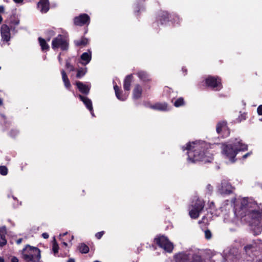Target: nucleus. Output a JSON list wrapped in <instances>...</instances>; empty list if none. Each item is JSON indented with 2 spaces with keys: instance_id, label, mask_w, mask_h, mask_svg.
<instances>
[{
  "instance_id": "1",
  "label": "nucleus",
  "mask_w": 262,
  "mask_h": 262,
  "mask_svg": "<svg viewBox=\"0 0 262 262\" xmlns=\"http://www.w3.org/2000/svg\"><path fill=\"white\" fill-rule=\"evenodd\" d=\"M240 203L241 207L239 208L234 206L235 213L241 217L247 216L248 218L251 219V224H256L259 222L262 214V205H258L254 201L251 199L243 198L241 200H232V203Z\"/></svg>"
},
{
  "instance_id": "2",
  "label": "nucleus",
  "mask_w": 262,
  "mask_h": 262,
  "mask_svg": "<svg viewBox=\"0 0 262 262\" xmlns=\"http://www.w3.org/2000/svg\"><path fill=\"white\" fill-rule=\"evenodd\" d=\"M208 145L204 142H193L187 144L185 149L188 150V161L190 163H194L197 161H203L205 163L209 162L212 159L211 156L207 155L209 154L205 149Z\"/></svg>"
},
{
  "instance_id": "3",
  "label": "nucleus",
  "mask_w": 262,
  "mask_h": 262,
  "mask_svg": "<svg viewBox=\"0 0 262 262\" xmlns=\"http://www.w3.org/2000/svg\"><path fill=\"white\" fill-rule=\"evenodd\" d=\"M247 149V145L243 143L242 140L238 139H235L233 141L222 146L223 154L231 162L235 161V158L238 151H245Z\"/></svg>"
},
{
  "instance_id": "4",
  "label": "nucleus",
  "mask_w": 262,
  "mask_h": 262,
  "mask_svg": "<svg viewBox=\"0 0 262 262\" xmlns=\"http://www.w3.org/2000/svg\"><path fill=\"white\" fill-rule=\"evenodd\" d=\"M22 257L27 262H38L40 259V251L37 248L27 245L23 250Z\"/></svg>"
},
{
  "instance_id": "5",
  "label": "nucleus",
  "mask_w": 262,
  "mask_h": 262,
  "mask_svg": "<svg viewBox=\"0 0 262 262\" xmlns=\"http://www.w3.org/2000/svg\"><path fill=\"white\" fill-rule=\"evenodd\" d=\"M156 243L161 248L163 249L167 252H171L173 249V244L168 240V239L163 236H159L155 238Z\"/></svg>"
},
{
  "instance_id": "6",
  "label": "nucleus",
  "mask_w": 262,
  "mask_h": 262,
  "mask_svg": "<svg viewBox=\"0 0 262 262\" xmlns=\"http://www.w3.org/2000/svg\"><path fill=\"white\" fill-rule=\"evenodd\" d=\"M52 48L54 50L58 48L61 49L62 50H66L68 48V43L63 36L59 35L53 39Z\"/></svg>"
},
{
  "instance_id": "7",
  "label": "nucleus",
  "mask_w": 262,
  "mask_h": 262,
  "mask_svg": "<svg viewBox=\"0 0 262 262\" xmlns=\"http://www.w3.org/2000/svg\"><path fill=\"white\" fill-rule=\"evenodd\" d=\"M204 207V203L201 201L198 200L189 209V215L190 217L192 219L198 218Z\"/></svg>"
},
{
  "instance_id": "8",
  "label": "nucleus",
  "mask_w": 262,
  "mask_h": 262,
  "mask_svg": "<svg viewBox=\"0 0 262 262\" xmlns=\"http://www.w3.org/2000/svg\"><path fill=\"white\" fill-rule=\"evenodd\" d=\"M234 188L226 180L222 181L218 187V190L221 194H230L233 191Z\"/></svg>"
},
{
  "instance_id": "9",
  "label": "nucleus",
  "mask_w": 262,
  "mask_h": 262,
  "mask_svg": "<svg viewBox=\"0 0 262 262\" xmlns=\"http://www.w3.org/2000/svg\"><path fill=\"white\" fill-rule=\"evenodd\" d=\"M206 84L216 90H219L222 88L221 80L218 78L209 76L206 79Z\"/></svg>"
},
{
  "instance_id": "10",
  "label": "nucleus",
  "mask_w": 262,
  "mask_h": 262,
  "mask_svg": "<svg viewBox=\"0 0 262 262\" xmlns=\"http://www.w3.org/2000/svg\"><path fill=\"white\" fill-rule=\"evenodd\" d=\"M1 34L2 41L3 42L8 43L10 39L11 35L9 27L5 24H3L1 28Z\"/></svg>"
},
{
  "instance_id": "11",
  "label": "nucleus",
  "mask_w": 262,
  "mask_h": 262,
  "mask_svg": "<svg viewBox=\"0 0 262 262\" xmlns=\"http://www.w3.org/2000/svg\"><path fill=\"white\" fill-rule=\"evenodd\" d=\"M175 262H190L191 256L185 252H180L174 256Z\"/></svg>"
},
{
  "instance_id": "12",
  "label": "nucleus",
  "mask_w": 262,
  "mask_h": 262,
  "mask_svg": "<svg viewBox=\"0 0 262 262\" xmlns=\"http://www.w3.org/2000/svg\"><path fill=\"white\" fill-rule=\"evenodd\" d=\"M90 21V17L86 14H82L74 18V24L77 26H83Z\"/></svg>"
},
{
  "instance_id": "13",
  "label": "nucleus",
  "mask_w": 262,
  "mask_h": 262,
  "mask_svg": "<svg viewBox=\"0 0 262 262\" xmlns=\"http://www.w3.org/2000/svg\"><path fill=\"white\" fill-rule=\"evenodd\" d=\"M38 8L41 13H46L49 10L48 0H40L37 4Z\"/></svg>"
},
{
  "instance_id": "14",
  "label": "nucleus",
  "mask_w": 262,
  "mask_h": 262,
  "mask_svg": "<svg viewBox=\"0 0 262 262\" xmlns=\"http://www.w3.org/2000/svg\"><path fill=\"white\" fill-rule=\"evenodd\" d=\"M78 97L83 102V103L85 104L88 109L91 112L92 115L94 116V115L93 113L92 103L91 100L88 97L83 96L81 95H79L78 96Z\"/></svg>"
},
{
  "instance_id": "15",
  "label": "nucleus",
  "mask_w": 262,
  "mask_h": 262,
  "mask_svg": "<svg viewBox=\"0 0 262 262\" xmlns=\"http://www.w3.org/2000/svg\"><path fill=\"white\" fill-rule=\"evenodd\" d=\"M76 85L81 93L86 95L89 93L91 88L90 85H86L80 81H77Z\"/></svg>"
},
{
  "instance_id": "16",
  "label": "nucleus",
  "mask_w": 262,
  "mask_h": 262,
  "mask_svg": "<svg viewBox=\"0 0 262 262\" xmlns=\"http://www.w3.org/2000/svg\"><path fill=\"white\" fill-rule=\"evenodd\" d=\"M114 89L115 92V95L119 100L121 101H124L127 99L128 96V92L122 94L119 91V87L117 85H114Z\"/></svg>"
},
{
  "instance_id": "17",
  "label": "nucleus",
  "mask_w": 262,
  "mask_h": 262,
  "mask_svg": "<svg viewBox=\"0 0 262 262\" xmlns=\"http://www.w3.org/2000/svg\"><path fill=\"white\" fill-rule=\"evenodd\" d=\"M92 54L91 52H84L81 55V63L83 65H86L90 62L91 60Z\"/></svg>"
},
{
  "instance_id": "18",
  "label": "nucleus",
  "mask_w": 262,
  "mask_h": 262,
  "mask_svg": "<svg viewBox=\"0 0 262 262\" xmlns=\"http://www.w3.org/2000/svg\"><path fill=\"white\" fill-rule=\"evenodd\" d=\"M133 75H127L124 80L123 88L124 90L129 91L130 90V86L133 80Z\"/></svg>"
},
{
  "instance_id": "19",
  "label": "nucleus",
  "mask_w": 262,
  "mask_h": 262,
  "mask_svg": "<svg viewBox=\"0 0 262 262\" xmlns=\"http://www.w3.org/2000/svg\"><path fill=\"white\" fill-rule=\"evenodd\" d=\"M142 88L139 84H136L133 90V98L138 99L141 96Z\"/></svg>"
},
{
  "instance_id": "20",
  "label": "nucleus",
  "mask_w": 262,
  "mask_h": 262,
  "mask_svg": "<svg viewBox=\"0 0 262 262\" xmlns=\"http://www.w3.org/2000/svg\"><path fill=\"white\" fill-rule=\"evenodd\" d=\"M6 234V229L5 227L0 228V246H3L7 243L5 238V234Z\"/></svg>"
},
{
  "instance_id": "21",
  "label": "nucleus",
  "mask_w": 262,
  "mask_h": 262,
  "mask_svg": "<svg viewBox=\"0 0 262 262\" xmlns=\"http://www.w3.org/2000/svg\"><path fill=\"white\" fill-rule=\"evenodd\" d=\"M61 73L62 75V79L65 87L68 89H70L71 87V85L66 72L64 70H62L61 71Z\"/></svg>"
},
{
  "instance_id": "22",
  "label": "nucleus",
  "mask_w": 262,
  "mask_h": 262,
  "mask_svg": "<svg viewBox=\"0 0 262 262\" xmlns=\"http://www.w3.org/2000/svg\"><path fill=\"white\" fill-rule=\"evenodd\" d=\"M61 73L62 75V79L65 87L68 89H70L71 87V85L66 72L64 70H62L61 71Z\"/></svg>"
},
{
  "instance_id": "23",
  "label": "nucleus",
  "mask_w": 262,
  "mask_h": 262,
  "mask_svg": "<svg viewBox=\"0 0 262 262\" xmlns=\"http://www.w3.org/2000/svg\"><path fill=\"white\" fill-rule=\"evenodd\" d=\"M257 248V244L255 242H252L245 246L244 249L246 253H249L254 251Z\"/></svg>"
},
{
  "instance_id": "24",
  "label": "nucleus",
  "mask_w": 262,
  "mask_h": 262,
  "mask_svg": "<svg viewBox=\"0 0 262 262\" xmlns=\"http://www.w3.org/2000/svg\"><path fill=\"white\" fill-rule=\"evenodd\" d=\"M191 262H206L205 259L203 258L198 253H194L191 256Z\"/></svg>"
},
{
  "instance_id": "25",
  "label": "nucleus",
  "mask_w": 262,
  "mask_h": 262,
  "mask_svg": "<svg viewBox=\"0 0 262 262\" xmlns=\"http://www.w3.org/2000/svg\"><path fill=\"white\" fill-rule=\"evenodd\" d=\"M38 40L40 46H41V50L42 51H48L49 49V46L46 42V41L41 37H39Z\"/></svg>"
},
{
  "instance_id": "26",
  "label": "nucleus",
  "mask_w": 262,
  "mask_h": 262,
  "mask_svg": "<svg viewBox=\"0 0 262 262\" xmlns=\"http://www.w3.org/2000/svg\"><path fill=\"white\" fill-rule=\"evenodd\" d=\"M152 108L160 111H165L167 110V104L165 103H157L152 106Z\"/></svg>"
},
{
  "instance_id": "27",
  "label": "nucleus",
  "mask_w": 262,
  "mask_h": 262,
  "mask_svg": "<svg viewBox=\"0 0 262 262\" xmlns=\"http://www.w3.org/2000/svg\"><path fill=\"white\" fill-rule=\"evenodd\" d=\"M137 75L139 78L143 81H145L149 80V75L145 72H139L137 73Z\"/></svg>"
},
{
  "instance_id": "28",
  "label": "nucleus",
  "mask_w": 262,
  "mask_h": 262,
  "mask_svg": "<svg viewBox=\"0 0 262 262\" xmlns=\"http://www.w3.org/2000/svg\"><path fill=\"white\" fill-rule=\"evenodd\" d=\"M226 128V123L225 122H219L216 126V131L218 133H220L221 131L225 130Z\"/></svg>"
},
{
  "instance_id": "29",
  "label": "nucleus",
  "mask_w": 262,
  "mask_h": 262,
  "mask_svg": "<svg viewBox=\"0 0 262 262\" xmlns=\"http://www.w3.org/2000/svg\"><path fill=\"white\" fill-rule=\"evenodd\" d=\"M88 39L85 38H82L80 39L76 40L74 41V43L77 46H85L88 43Z\"/></svg>"
},
{
  "instance_id": "30",
  "label": "nucleus",
  "mask_w": 262,
  "mask_h": 262,
  "mask_svg": "<svg viewBox=\"0 0 262 262\" xmlns=\"http://www.w3.org/2000/svg\"><path fill=\"white\" fill-rule=\"evenodd\" d=\"M78 249L79 251L82 253H87L89 251V247L84 244L79 245Z\"/></svg>"
},
{
  "instance_id": "31",
  "label": "nucleus",
  "mask_w": 262,
  "mask_h": 262,
  "mask_svg": "<svg viewBox=\"0 0 262 262\" xmlns=\"http://www.w3.org/2000/svg\"><path fill=\"white\" fill-rule=\"evenodd\" d=\"M87 72V68H79L77 70V73L76 75V77L78 78H80L83 77Z\"/></svg>"
},
{
  "instance_id": "32",
  "label": "nucleus",
  "mask_w": 262,
  "mask_h": 262,
  "mask_svg": "<svg viewBox=\"0 0 262 262\" xmlns=\"http://www.w3.org/2000/svg\"><path fill=\"white\" fill-rule=\"evenodd\" d=\"M184 103V99L182 98H180L175 101L174 105L176 107H179L183 105Z\"/></svg>"
},
{
  "instance_id": "33",
  "label": "nucleus",
  "mask_w": 262,
  "mask_h": 262,
  "mask_svg": "<svg viewBox=\"0 0 262 262\" xmlns=\"http://www.w3.org/2000/svg\"><path fill=\"white\" fill-rule=\"evenodd\" d=\"M8 173V169L5 166H0V173L3 176H6Z\"/></svg>"
},
{
  "instance_id": "34",
  "label": "nucleus",
  "mask_w": 262,
  "mask_h": 262,
  "mask_svg": "<svg viewBox=\"0 0 262 262\" xmlns=\"http://www.w3.org/2000/svg\"><path fill=\"white\" fill-rule=\"evenodd\" d=\"M58 245L55 241H54L53 243L52 246V250L53 251L54 254H56L58 251Z\"/></svg>"
},
{
  "instance_id": "35",
  "label": "nucleus",
  "mask_w": 262,
  "mask_h": 262,
  "mask_svg": "<svg viewBox=\"0 0 262 262\" xmlns=\"http://www.w3.org/2000/svg\"><path fill=\"white\" fill-rule=\"evenodd\" d=\"M246 114L245 113H243V114H241L239 116H238V118L237 119H236V120L235 121V122H237V123H238V122H241L242 121L244 120H245L246 119Z\"/></svg>"
},
{
  "instance_id": "36",
  "label": "nucleus",
  "mask_w": 262,
  "mask_h": 262,
  "mask_svg": "<svg viewBox=\"0 0 262 262\" xmlns=\"http://www.w3.org/2000/svg\"><path fill=\"white\" fill-rule=\"evenodd\" d=\"M66 67L69 71H73L75 70L74 67L68 61H66Z\"/></svg>"
},
{
  "instance_id": "37",
  "label": "nucleus",
  "mask_w": 262,
  "mask_h": 262,
  "mask_svg": "<svg viewBox=\"0 0 262 262\" xmlns=\"http://www.w3.org/2000/svg\"><path fill=\"white\" fill-rule=\"evenodd\" d=\"M205 236L207 239H209L211 238L212 234L210 230H207L205 231Z\"/></svg>"
},
{
  "instance_id": "38",
  "label": "nucleus",
  "mask_w": 262,
  "mask_h": 262,
  "mask_svg": "<svg viewBox=\"0 0 262 262\" xmlns=\"http://www.w3.org/2000/svg\"><path fill=\"white\" fill-rule=\"evenodd\" d=\"M104 234V231H101L95 234V236L98 239H100Z\"/></svg>"
},
{
  "instance_id": "39",
  "label": "nucleus",
  "mask_w": 262,
  "mask_h": 262,
  "mask_svg": "<svg viewBox=\"0 0 262 262\" xmlns=\"http://www.w3.org/2000/svg\"><path fill=\"white\" fill-rule=\"evenodd\" d=\"M257 111L259 115H262V105L258 107Z\"/></svg>"
},
{
  "instance_id": "40",
  "label": "nucleus",
  "mask_w": 262,
  "mask_h": 262,
  "mask_svg": "<svg viewBox=\"0 0 262 262\" xmlns=\"http://www.w3.org/2000/svg\"><path fill=\"white\" fill-rule=\"evenodd\" d=\"M42 237H43L44 238H45V239H47V238H49V235L48 233H47L45 232V233H43L42 234Z\"/></svg>"
},
{
  "instance_id": "41",
  "label": "nucleus",
  "mask_w": 262,
  "mask_h": 262,
  "mask_svg": "<svg viewBox=\"0 0 262 262\" xmlns=\"http://www.w3.org/2000/svg\"><path fill=\"white\" fill-rule=\"evenodd\" d=\"M11 262H18V260L16 257H13Z\"/></svg>"
},
{
  "instance_id": "42",
  "label": "nucleus",
  "mask_w": 262,
  "mask_h": 262,
  "mask_svg": "<svg viewBox=\"0 0 262 262\" xmlns=\"http://www.w3.org/2000/svg\"><path fill=\"white\" fill-rule=\"evenodd\" d=\"M251 154V152H248V153H247L246 154L244 155L243 156V159H246L248 156H249Z\"/></svg>"
},
{
  "instance_id": "43",
  "label": "nucleus",
  "mask_w": 262,
  "mask_h": 262,
  "mask_svg": "<svg viewBox=\"0 0 262 262\" xmlns=\"http://www.w3.org/2000/svg\"><path fill=\"white\" fill-rule=\"evenodd\" d=\"M67 232L64 233H63L62 234H60V235H59V236H60V239L61 241H63L64 239H63L62 238V236H64V235H67Z\"/></svg>"
},
{
  "instance_id": "44",
  "label": "nucleus",
  "mask_w": 262,
  "mask_h": 262,
  "mask_svg": "<svg viewBox=\"0 0 262 262\" xmlns=\"http://www.w3.org/2000/svg\"><path fill=\"white\" fill-rule=\"evenodd\" d=\"M4 11V7L3 6H0V13Z\"/></svg>"
},
{
  "instance_id": "45",
  "label": "nucleus",
  "mask_w": 262,
  "mask_h": 262,
  "mask_svg": "<svg viewBox=\"0 0 262 262\" xmlns=\"http://www.w3.org/2000/svg\"><path fill=\"white\" fill-rule=\"evenodd\" d=\"M22 238H19L16 241V243L17 244H20L21 243Z\"/></svg>"
},
{
  "instance_id": "46",
  "label": "nucleus",
  "mask_w": 262,
  "mask_h": 262,
  "mask_svg": "<svg viewBox=\"0 0 262 262\" xmlns=\"http://www.w3.org/2000/svg\"><path fill=\"white\" fill-rule=\"evenodd\" d=\"M67 262H75V260L73 258H70Z\"/></svg>"
},
{
  "instance_id": "47",
  "label": "nucleus",
  "mask_w": 262,
  "mask_h": 262,
  "mask_svg": "<svg viewBox=\"0 0 262 262\" xmlns=\"http://www.w3.org/2000/svg\"><path fill=\"white\" fill-rule=\"evenodd\" d=\"M16 3H19L23 2V0H13Z\"/></svg>"
},
{
  "instance_id": "48",
  "label": "nucleus",
  "mask_w": 262,
  "mask_h": 262,
  "mask_svg": "<svg viewBox=\"0 0 262 262\" xmlns=\"http://www.w3.org/2000/svg\"><path fill=\"white\" fill-rule=\"evenodd\" d=\"M58 60H59V61L60 63H61V57H60V54L58 56Z\"/></svg>"
},
{
  "instance_id": "49",
  "label": "nucleus",
  "mask_w": 262,
  "mask_h": 262,
  "mask_svg": "<svg viewBox=\"0 0 262 262\" xmlns=\"http://www.w3.org/2000/svg\"><path fill=\"white\" fill-rule=\"evenodd\" d=\"M0 262H4V259L3 257H0Z\"/></svg>"
},
{
  "instance_id": "50",
  "label": "nucleus",
  "mask_w": 262,
  "mask_h": 262,
  "mask_svg": "<svg viewBox=\"0 0 262 262\" xmlns=\"http://www.w3.org/2000/svg\"><path fill=\"white\" fill-rule=\"evenodd\" d=\"M3 104V100L0 98V105H2Z\"/></svg>"
},
{
  "instance_id": "51",
  "label": "nucleus",
  "mask_w": 262,
  "mask_h": 262,
  "mask_svg": "<svg viewBox=\"0 0 262 262\" xmlns=\"http://www.w3.org/2000/svg\"><path fill=\"white\" fill-rule=\"evenodd\" d=\"M62 244H63L64 246H67V245H67V243L66 242H64V241L62 242Z\"/></svg>"
},
{
  "instance_id": "52",
  "label": "nucleus",
  "mask_w": 262,
  "mask_h": 262,
  "mask_svg": "<svg viewBox=\"0 0 262 262\" xmlns=\"http://www.w3.org/2000/svg\"><path fill=\"white\" fill-rule=\"evenodd\" d=\"M2 20H3V18H2V17L0 15V24L2 22Z\"/></svg>"
},
{
  "instance_id": "53",
  "label": "nucleus",
  "mask_w": 262,
  "mask_h": 262,
  "mask_svg": "<svg viewBox=\"0 0 262 262\" xmlns=\"http://www.w3.org/2000/svg\"><path fill=\"white\" fill-rule=\"evenodd\" d=\"M73 238H74L73 236H72V237H71V239L70 241H71L72 239H73Z\"/></svg>"
},
{
  "instance_id": "54",
  "label": "nucleus",
  "mask_w": 262,
  "mask_h": 262,
  "mask_svg": "<svg viewBox=\"0 0 262 262\" xmlns=\"http://www.w3.org/2000/svg\"><path fill=\"white\" fill-rule=\"evenodd\" d=\"M260 121H262V118H261Z\"/></svg>"
},
{
  "instance_id": "55",
  "label": "nucleus",
  "mask_w": 262,
  "mask_h": 262,
  "mask_svg": "<svg viewBox=\"0 0 262 262\" xmlns=\"http://www.w3.org/2000/svg\"><path fill=\"white\" fill-rule=\"evenodd\" d=\"M260 121H262V118H261Z\"/></svg>"
}]
</instances>
